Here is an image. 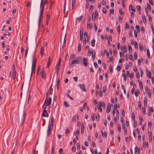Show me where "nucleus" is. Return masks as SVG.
<instances>
[{"label": "nucleus", "mask_w": 154, "mask_h": 154, "mask_svg": "<svg viewBox=\"0 0 154 154\" xmlns=\"http://www.w3.org/2000/svg\"><path fill=\"white\" fill-rule=\"evenodd\" d=\"M36 148H35L33 149V151H32V154H35V153L36 152Z\"/></svg>", "instance_id": "nucleus-60"}, {"label": "nucleus", "mask_w": 154, "mask_h": 154, "mask_svg": "<svg viewBox=\"0 0 154 154\" xmlns=\"http://www.w3.org/2000/svg\"><path fill=\"white\" fill-rule=\"evenodd\" d=\"M140 92L139 91H136L135 92V94L136 97H137L139 94H140Z\"/></svg>", "instance_id": "nucleus-34"}, {"label": "nucleus", "mask_w": 154, "mask_h": 154, "mask_svg": "<svg viewBox=\"0 0 154 154\" xmlns=\"http://www.w3.org/2000/svg\"><path fill=\"white\" fill-rule=\"evenodd\" d=\"M79 86L80 88L84 91H86V90L85 89V85L84 84L81 85L79 84Z\"/></svg>", "instance_id": "nucleus-7"}, {"label": "nucleus", "mask_w": 154, "mask_h": 154, "mask_svg": "<svg viewBox=\"0 0 154 154\" xmlns=\"http://www.w3.org/2000/svg\"><path fill=\"white\" fill-rule=\"evenodd\" d=\"M134 46H135V48H137V49L138 48V44H137V43L136 42H135Z\"/></svg>", "instance_id": "nucleus-63"}, {"label": "nucleus", "mask_w": 154, "mask_h": 154, "mask_svg": "<svg viewBox=\"0 0 154 154\" xmlns=\"http://www.w3.org/2000/svg\"><path fill=\"white\" fill-rule=\"evenodd\" d=\"M26 116V113L25 112H24L23 116H20V118H19V122H21L22 121V119H23V122L24 121Z\"/></svg>", "instance_id": "nucleus-4"}, {"label": "nucleus", "mask_w": 154, "mask_h": 154, "mask_svg": "<svg viewBox=\"0 0 154 154\" xmlns=\"http://www.w3.org/2000/svg\"><path fill=\"white\" fill-rule=\"evenodd\" d=\"M107 89V87L106 85L104 86L103 88V92L105 93Z\"/></svg>", "instance_id": "nucleus-33"}, {"label": "nucleus", "mask_w": 154, "mask_h": 154, "mask_svg": "<svg viewBox=\"0 0 154 154\" xmlns=\"http://www.w3.org/2000/svg\"><path fill=\"white\" fill-rule=\"evenodd\" d=\"M75 55L74 54H71L70 57V59L71 58H75Z\"/></svg>", "instance_id": "nucleus-56"}, {"label": "nucleus", "mask_w": 154, "mask_h": 154, "mask_svg": "<svg viewBox=\"0 0 154 154\" xmlns=\"http://www.w3.org/2000/svg\"><path fill=\"white\" fill-rule=\"evenodd\" d=\"M40 54L41 55V56L42 57V56H43V53H44V48H43V47H42V48H41V50H40Z\"/></svg>", "instance_id": "nucleus-21"}, {"label": "nucleus", "mask_w": 154, "mask_h": 154, "mask_svg": "<svg viewBox=\"0 0 154 154\" xmlns=\"http://www.w3.org/2000/svg\"><path fill=\"white\" fill-rule=\"evenodd\" d=\"M51 97L46 98L45 101L44 103L46 104L48 106H49L51 103Z\"/></svg>", "instance_id": "nucleus-3"}, {"label": "nucleus", "mask_w": 154, "mask_h": 154, "mask_svg": "<svg viewBox=\"0 0 154 154\" xmlns=\"http://www.w3.org/2000/svg\"><path fill=\"white\" fill-rule=\"evenodd\" d=\"M146 75L147 76L148 78H150L151 77V72L150 71H146Z\"/></svg>", "instance_id": "nucleus-19"}, {"label": "nucleus", "mask_w": 154, "mask_h": 154, "mask_svg": "<svg viewBox=\"0 0 154 154\" xmlns=\"http://www.w3.org/2000/svg\"><path fill=\"white\" fill-rule=\"evenodd\" d=\"M94 7L93 5H91L90 7V10L89 11L91 12H92V11L93 7Z\"/></svg>", "instance_id": "nucleus-45"}, {"label": "nucleus", "mask_w": 154, "mask_h": 154, "mask_svg": "<svg viewBox=\"0 0 154 154\" xmlns=\"http://www.w3.org/2000/svg\"><path fill=\"white\" fill-rule=\"evenodd\" d=\"M51 61V57H49L48 58V61L46 66L47 68H48L49 66Z\"/></svg>", "instance_id": "nucleus-14"}, {"label": "nucleus", "mask_w": 154, "mask_h": 154, "mask_svg": "<svg viewBox=\"0 0 154 154\" xmlns=\"http://www.w3.org/2000/svg\"><path fill=\"white\" fill-rule=\"evenodd\" d=\"M94 26L95 29V30L96 31L97 29V26L96 24V23H94Z\"/></svg>", "instance_id": "nucleus-62"}, {"label": "nucleus", "mask_w": 154, "mask_h": 154, "mask_svg": "<svg viewBox=\"0 0 154 154\" xmlns=\"http://www.w3.org/2000/svg\"><path fill=\"white\" fill-rule=\"evenodd\" d=\"M109 70L110 72L112 73L113 72L112 67V66L110 65L109 67Z\"/></svg>", "instance_id": "nucleus-42"}, {"label": "nucleus", "mask_w": 154, "mask_h": 154, "mask_svg": "<svg viewBox=\"0 0 154 154\" xmlns=\"http://www.w3.org/2000/svg\"><path fill=\"white\" fill-rule=\"evenodd\" d=\"M102 65H103V67L105 69H106V67L107 66L106 64V63H103Z\"/></svg>", "instance_id": "nucleus-64"}, {"label": "nucleus", "mask_w": 154, "mask_h": 154, "mask_svg": "<svg viewBox=\"0 0 154 154\" xmlns=\"http://www.w3.org/2000/svg\"><path fill=\"white\" fill-rule=\"evenodd\" d=\"M128 50H129V51L131 53L132 52V47H131V46L129 45H128Z\"/></svg>", "instance_id": "nucleus-30"}, {"label": "nucleus", "mask_w": 154, "mask_h": 154, "mask_svg": "<svg viewBox=\"0 0 154 154\" xmlns=\"http://www.w3.org/2000/svg\"><path fill=\"white\" fill-rule=\"evenodd\" d=\"M122 76L123 77L124 82L126 81V76L124 73H123L122 74Z\"/></svg>", "instance_id": "nucleus-23"}, {"label": "nucleus", "mask_w": 154, "mask_h": 154, "mask_svg": "<svg viewBox=\"0 0 154 154\" xmlns=\"http://www.w3.org/2000/svg\"><path fill=\"white\" fill-rule=\"evenodd\" d=\"M142 19H143V23L145 24H146V17H145L144 14H142Z\"/></svg>", "instance_id": "nucleus-12"}, {"label": "nucleus", "mask_w": 154, "mask_h": 154, "mask_svg": "<svg viewBox=\"0 0 154 154\" xmlns=\"http://www.w3.org/2000/svg\"><path fill=\"white\" fill-rule=\"evenodd\" d=\"M40 74L42 75V78L43 79H44L45 77V73H44V69H43L41 71Z\"/></svg>", "instance_id": "nucleus-8"}, {"label": "nucleus", "mask_w": 154, "mask_h": 154, "mask_svg": "<svg viewBox=\"0 0 154 154\" xmlns=\"http://www.w3.org/2000/svg\"><path fill=\"white\" fill-rule=\"evenodd\" d=\"M64 106L66 107H69V104L66 101H65L64 103Z\"/></svg>", "instance_id": "nucleus-24"}, {"label": "nucleus", "mask_w": 154, "mask_h": 154, "mask_svg": "<svg viewBox=\"0 0 154 154\" xmlns=\"http://www.w3.org/2000/svg\"><path fill=\"white\" fill-rule=\"evenodd\" d=\"M42 115V116H43L44 117H48V113H47V114H46V113H43Z\"/></svg>", "instance_id": "nucleus-48"}, {"label": "nucleus", "mask_w": 154, "mask_h": 154, "mask_svg": "<svg viewBox=\"0 0 154 154\" xmlns=\"http://www.w3.org/2000/svg\"><path fill=\"white\" fill-rule=\"evenodd\" d=\"M95 40L94 39L91 40V46L92 47L95 46Z\"/></svg>", "instance_id": "nucleus-18"}, {"label": "nucleus", "mask_w": 154, "mask_h": 154, "mask_svg": "<svg viewBox=\"0 0 154 154\" xmlns=\"http://www.w3.org/2000/svg\"><path fill=\"white\" fill-rule=\"evenodd\" d=\"M129 9H130L133 12L135 11V9L134 8H133V7L131 5H130L129 6Z\"/></svg>", "instance_id": "nucleus-15"}, {"label": "nucleus", "mask_w": 154, "mask_h": 154, "mask_svg": "<svg viewBox=\"0 0 154 154\" xmlns=\"http://www.w3.org/2000/svg\"><path fill=\"white\" fill-rule=\"evenodd\" d=\"M54 145L53 144L51 146V154H54Z\"/></svg>", "instance_id": "nucleus-25"}, {"label": "nucleus", "mask_w": 154, "mask_h": 154, "mask_svg": "<svg viewBox=\"0 0 154 154\" xmlns=\"http://www.w3.org/2000/svg\"><path fill=\"white\" fill-rule=\"evenodd\" d=\"M28 51V48H27L26 49V52H25V57H27Z\"/></svg>", "instance_id": "nucleus-49"}, {"label": "nucleus", "mask_w": 154, "mask_h": 154, "mask_svg": "<svg viewBox=\"0 0 154 154\" xmlns=\"http://www.w3.org/2000/svg\"><path fill=\"white\" fill-rule=\"evenodd\" d=\"M143 104L145 106H146L147 105V98L146 97H144V98Z\"/></svg>", "instance_id": "nucleus-13"}, {"label": "nucleus", "mask_w": 154, "mask_h": 154, "mask_svg": "<svg viewBox=\"0 0 154 154\" xmlns=\"http://www.w3.org/2000/svg\"><path fill=\"white\" fill-rule=\"evenodd\" d=\"M13 75H16V72L15 70V67L14 65H13Z\"/></svg>", "instance_id": "nucleus-10"}, {"label": "nucleus", "mask_w": 154, "mask_h": 154, "mask_svg": "<svg viewBox=\"0 0 154 154\" xmlns=\"http://www.w3.org/2000/svg\"><path fill=\"white\" fill-rule=\"evenodd\" d=\"M43 0H41V4H40V7L41 8L42 7V9H44V5H45V4H44V5H43L42 6V3L43 2Z\"/></svg>", "instance_id": "nucleus-40"}, {"label": "nucleus", "mask_w": 154, "mask_h": 154, "mask_svg": "<svg viewBox=\"0 0 154 154\" xmlns=\"http://www.w3.org/2000/svg\"><path fill=\"white\" fill-rule=\"evenodd\" d=\"M92 26L91 25L90 22L89 21L87 23V28H90L91 29L92 28Z\"/></svg>", "instance_id": "nucleus-11"}, {"label": "nucleus", "mask_w": 154, "mask_h": 154, "mask_svg": "<svg viewBox=\"0 0 154 154\" xmlns=\"http://www.w3.org/2000/svg\"><path fill=\"white\" fill-rule=\"evenodd\" d=\"M123 53H125L127 51V49L126 46L125 45H124L123 47Z\"/></svg>", "instance_id": "nucleus-26"}, {"label": "nucleus", "mask_w": 154, "mask_h": 154, "mask_svg": "<svg viewBox=\"0 0 154 154\" xmlns=\"http://www.w3.org/2000/svg\"><path fill=\"white\" fill-rule=\"evenodd\" d=\"M92 20L94 21H95V20L96 17H98V12L97 10L95 11L94 14V13L92 14Z\"/></svg>", "instance_id": "nucleus-5"}, {"label": "nucleus", "mask_w": 154, "mask_h": 154, "mask_svg": "<svg viewBox=\"0 0 154 154\" xmlns=\"http://www.w3.org/2000/svg\"><path fill=\"white\" fill-rule=\"evenodd\" d=\"M91 119L92 121H94L95 119V116L94 114H92L91 116Z\"/></svg>", "instance_id": "nucleus-57"}, {"label": "nucleus", "mask_w": 154, "mask_h": 154, "mask_svg": "<svg viewBox=\"0 0 154 154\" xmlns=\"http://www.w3.org/2000/svg\"><path fill=\"white\" fill-rule=\"evenodd\" d=\"M66 40L65 38H65H64V39L63 44V45H62V47L63 48L65 46L66 43Z\"/></svg>", "instance_id": "nucleus-31"}, {"label": "nucleus", "mask_w": 154, "mask_h": 154, "mask_svg": "<svg viewBox=\"0 0 154 154\" xmlns=\"http://www.w3.org/2000/svg\"><path fill=\"white\" fill-rule=\"evenodd\" d=\"M79 133L80 132L79 130L77 129V130L76 132V133H75V132H74L73 135H75L76 134L79 135Z\"/></svg>", "instance_id": "nucleus-35"}, {"label": "nucleus", "mask_w": 154, "mask_h": 154, "mask_svg": "<svg viewBox=\"0 0 154 154\" xmlns=\"http://www.w3.org/2000/svg\"><path fill=\"white\" fill-rule=\"evenodd\" d=\"M101 132L102 135H103L105 137H107V134L106 131H105L104 132L103 134V132L102 130L101 131Z\"/></svg>", "instance_id": "nucleus-37"}, {"label": "nucleus", "mask_w": 154, "mask_h": 154, "mask_svg": "<svg viewBox=\"0 0 154 154\" xmlns=\"http://www.w3.org/2000/svg\"><path fill=\"white\" fill-rule=\"evenodd\" d=\"M53 117H51V122L52 123V125H51V124H49L48 125V129L47 131V135L48 136L49 134L51 133V131L52 129V128H53Z\"/></svg>", "instance_id": "nucleus-1"}, {"label": "nucleus", "mask_w": 154, "mask_h": 154, "mask_svg": "<svg viewBox=\"0 0 154 154\" xmlns=\"http://www.w3.org/2000/svg\"><path fill=\"white\" fill-rule=\"evenodd\" d=\"M129 77L131 79H133L134 77L133 74L132 73H131L129 75Z\"/></svg>", "instance_id": "nucleus-47"}, {"label": "nucleus", "mask_w": 154, "mask_h": 154, "mask_svg": "<svg viewBox=\"0 0 154 154\" xmlns=\"http://www.w3.org/2000/svg\"><path fill=\"white\" fill-rule=\"evenodd\" d=\"M139 45L140 50L142 51H143V45L140 43L139 44Z\"/></svg>", "instance_id": "nucleus-29"}, {"label": "nucleus", "mask_w": 154, "mask_h": 154, "mask_svg": "<svg viewBox=\"0 0 154 154\" xmlns=\"http://www.w3.org/2000/svg\"><path fill=\"white\" fill-rule=\"evenodd\" d=\"M111 109V106L109 105H108L107 107V109L106 110V112L107 113H108L109 112L110 110Z\"/></svg>", "instance_id": "nucleus-20"}, {"label": "nucleus", "mask_w": 154, "mask_h": 154, "mask_svg": "<svg viewBox=\"0 0 154 154\" xmlns=\"http://www.w3.org/2000/svg\"><path fill=\"white\" fill-rule=\"evenodd\" d=\"M81 45L80 43H79L78 45V51L79 52H80L81 51Z\"/></svg>", "instance_id": "nucleus-39"}, {"label": "nucleus", "mask_w": 154, "mask_h": 154, "mask_svg": "<svg viewBox=\"0 0 154 154\" xmlns=\"http://www.w3.org/2000/svg\"><path fill=\"white\" fill-rule=\"evenodd\" d=\"M36 66V60H34V57L32 62V72L31 74V75H32V72L33 71L34 72H35V68Z\"/></svg>", "instance_id": "nucleus-2"}, {"label": "nucleus", "mask_w": 154, "mask_h": 154, "mask_svg": "<svg viewBox=\"0 0 154 154\" xmlns=\"http://www.w3.org/2000/svg\"><path fill=\"white\" fill-rule=\"evenodd\" d=\"M134 34L135 37H137V33L136 30H135L134 31Z\"/></svg>", "instance_id": "nucleus-55"}, {"label": "nucleus", "mask_w": 154, "mask_h": 154, "mask_svg": "<svg viewBox=\"0 0 154 154\" xmlns=\"http://www.w3.org/2000/svg\"><path fill=\"white\" fill-rule=\"evenodd\" d=\"M103 12L105 14L106 13V9L105 8H103L102 9Z\"/></svg>", "instance_id": "nucleus-53"}, {"label": "nucleus", "mask_w": 154, "mask_h": 154, "mask_svg": "<svg viewBox=\"0 0 154 154\" xmlns=\"http://www.w3.org/2000/svg\"><path fill=\"white\" fill-rule=\"evenodd\" d=\"M132 119L134 121L135 120V115L134 114V112H132Z\"/></svg>", "instance_id": "nucleus-32"}, {"label": "nucleus", "mask_w": 154, "mask_h": 154, "mask_svg": "<svg viewBox=\"0 0 154 154\" xmlns=\"http://www.w3.org/2000/svg\"><path fill=\"white\" fill-rule=\"evenodd\" d=\"M79 63V62L77 60H73L71 63V66H72V64L76 63V64H78Z\"/></svg>", "instance_id": "nucleus-9"}, {"label": "nucleus", "mask_w": 154, "mask_h": 154, "mask_svg": "<svg viewBox=\"0 0 154 154\" xmlns=\"http://www.w3.org/2000/svg\"><path fill=\"white\" fill-rule=\"evenodd\" d=\"M88 62L87 59L86 58L84 57L82 59V63L85 67L87 66Z\"/></svg>", "instance_id": "nucleus-6"}, {"label": "nucleus", "mask_w": 154, "mask_h": 154, "mask_svg": "<svg viewBox=\"0 0 154 154\" xmlns=\"http://www.w3.org/2000/svg\"><path fill=\"white\" fill-rule=\"evenodd\" d=\"M142 111H143V114L144 115H145L146 113V110H145V108L144 107H143Z\"/></svg>", "instance_id": "nucleus-54"}, {"label": "nucleus", "mask_w": 154, "mask_h": 154, "mask_svg": "<svg viewBox=\"0 0 154 154\" xmlns=\"http://www.w3.org/2000/svg\"><path fill=\"white\" fill-rule=\"evenodd\" d=\"M43 13H40V15L39 19V22H38V24L39 25L40 24V23L41 20V17H42L43 15Z\"/></svg>", "instance_id": "nucleus-17"}, {"label": "nucleus", "mask_w": 154, "mask_h": 154, "mask_svg": "<svg viewBox=\"0 0 154 154\" xmlns=\"http://www.w3.org/2000/svg\"><path fill=\"white\" fill-rule=\"evenodd\" d=\"M84 130V124H82L81 128V133L82 134Z\"/></svg>", "instance_id": "nucleus-16"}, {"label": "nucleus", "mask_w": 154, "mask_h": 154, "mask_svg": "<svg viewBox=\"0 0 154 154\" xmlns=\"http://www.w3.org/2000/svg\"><path fill=\"white\" fill-rule=\"evenodd\" d=\"M110 14H113L114 13V10L113 8L111 9L110 10Z\"/></svg>", "instance_id": "nucleus-50"}, {"label": "nucleus", "mask_w": 154, "mask_h": 154, "mask_svg": "<svg viewBox=\"0 0 154 154\" xmlns=\"http://www.w3.org/2000/svg\"><path fill=\"white\" fill-rule=\"evenodd\" d=\"M148 146V143L147 142H143V147L144 148H145L146 146Z\"/></svg>", "instance_id": "nucleus-27"}, {"label": "nucleus", "mask_w": 154, "mask_h": 154, "mask_svg": "<svg viewBox=\"0 0 154 154\" xmlns=\"http://www.w3.org/2000/svg\"><path fill=\"white\" fill-rule=\"evenodd\" d=\"M134 58L135 60H136L137 58V54L136 52H135L134 53Z\"/></svg>", "instance_id": "nucleus-59"}, {"label": "nucleus", "mask_w": 154, "mask_h": 154, "mask_svg": "<svg viewBox=\"0 0 154 154\" xmlns=\"http://www.w3.org/2000/svg\"><path fill=\"white\" fill-rule=\"evenodd\" d=\"M117 30L119 34H120V26H118L117 27Z\"/></svg>", "instance_id": "nucleus-38"}, {"label": "nucleus", "mask_w": 154, "mask_h": 154, "mask_svg": "<svg viewBox=\"0 0 154 154\" xmlns=\"http://www.w3.org/2000/svg\"><path fill=\"white\" fill-rule=\"evenodd\" d=\"M59 84H60V79L59 78L57 82V90H58L59 88Z\"/></svg>", "instance_id": "nucleus-28"}, {"label": "nucleus", "mask_w": 154, "mask_h": 154, "mask_svg": "<svg viewBox=\"0 0 154 154\" xmlns=\"http://www.w3.org/2000/svg\"><path fill=\"white\" fill-rule=\"evenodd\" d=\"M69 132V130L68 128H67L65 131V134H68Z\"/></svg>", "instance_id": "nucleus-44"}, {"label": "nucleus", "mask_w": 154, "mask_h": 154, "mask_svg": "<svg viewBox=\"0 0 154 154\" xmlns=\"http://www.w3.org/2000/svg\"><path fill=\"white\" fill-rule=\"evenodd\" d=\"M43 0H41V4H40V7L41 8L42 7V9H44V5H45V4H44V5H43L42 6V3L43 2Z\"/></svg>", "instance_id": "nucleus-41"}, {"label": "nucleus", "mask_w": 154, "mask_h": 154, "mask_svg": "<svg viewBox=\"0 0 154 154\" xmlns=\"http://www.w3.org/2000/svg\"><path fill=\"white\" fill-rule=\"evenodd\" d=\"M125 26H126L125 27V28H126V29L127 28H129V25L128 24V23H125Z\"/></svg>", "instance_id": "nucleus-61"}, {"label": "nucleus", "mask_w": 154, "mask_h": 154, "mask_svg": "<svg viewBox=\"0 0 154 154\" xmlns=\"http://www.w3.org/2000/svg\"><path fill=\"white\" fill-rule=\"evenodd\" d=\"M87 41L86 38H84L83 41V44L84 45H85L86 44Z\"/></svg>", "instance_id": "nucleus-36"}, {"label": "nucleus", "mask_w": 154, "mask_h": 154, "mask_svg": "<svg viewBox=\"0 0 154 154\" xmlns=\"http://www.w3.org/2000/svg\"><path fill=\"white\" fill-rule=\"evenodd\" d=\"M66 0H65L64 3V7L63 9V11L64 13L66 9Z\"/></svg>", "instance_id": "nucleus-43"}, {"label": "nucleus", "mask_w": 154, "mask_h": 154, "mask_svg": "<svg viewBox=\"0 0 154 154\" xmlns=\"http://www.w3.org/2000/svg\"><path fill=\"white\" fill-rule=\"evenodd\" d=\"M135 28L137 29L138 32L140 31V26L138 25H136Z\"/></svg>", "instance_id": "nucleus-51"}, {"label": "nucleus", "mask_w": 154, "mask_h": 154, "mask_svg": "<svg viewBox=\"0 0 154 154\" xmlns=\"http://www.w3.org/2000/svg\"><path fill=\"white\" fill-rule=\"evenodd\" d=\"M99 113H98L96 116V119L97 121H99Z\"/></svg>", "instance_id": "nucleus-58"}, {"label": "nucleus", "mask_w": 154, "mask_h": 154, "mask_svg": "<svg viewBox=\"0 0 154 154\" xmlns=\"http://www.w3.org/2000/svg\"><path fill=\"white\" fill-rule=\"evenodd\" d=\"M138 81L139 82V85L140 86V89H143V86L142 82L139 80H138Z\"/></svg>", "instance_id": "nucleus-22"}, {"label": "nucleus", "mask_w": 154, "mask_h": 154, "mask_svg": "<svg viewBox=\"0 0 154 154\" xmlns=\"http://www.w3.org/2000/svg\"><path fill=\"white\" fill-rule=\"evenodd\" d=\"M134 121V127L135 128H136V127L137 126V121L135 120Z\"/></svg>", "instance_id": "nucleus-46"}, {"label": "nucleus", "mask_w": 154, "mask_h": 154, "mask_svg": "<svg viewBox=\"0 0 154 154\" xmlns=\"http://www.w3.org/2000/svg\"><path fill=\"white\" fill-rule=\"evenodd\" d=\"M48 106L46 105V104H45V103H44L43 106H42V109H46L47 106Z\"/></svg>", "instance_id": "nucleus-52"}]
</instances>
